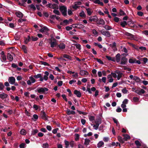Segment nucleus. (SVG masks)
<instances>
[{
	"label": "nucleus",
	"instance_id": "052dcab7",
	"mask_svg": "<svg viewBox=\"0 0 148 148\" xmlns=\"http://www.w3.org/2000/svg\"><path fill=\"white\" fill-rule=\"evenodd\" d=\"M119 18L117 17H115L114 18V20L116 22H118L119 21Z\"/></svg>",
	"mask_w": 148,
	"mask_h": 148
},
{
	"label": "nucleus",
	"instance_id": "473e14b6",
	"mask_svg": "<svg viewBox=\"0 0 148 148\" xmlns=\"http://www.w3.org/2000/svg\"><path fill=\"white\" fill-rule=\"evenodd\" d=\"M63 57L64 58L68 59L70 60L71 59V57L69 56L66 55V54L64 55Z\"/></svg>",
	"mask_w": 148,
	"mask_h": 148
},
{
	"label": "nucleus",
	"instance_id": "37998d69",
	"mask_svg": "<svg viewBox=\"0 0 148 148\" xmlns=\"http://www.w3.org/2000/svg\"><path fill=\"white\" fill-rule=\"evenodd\" d=\"M41 77V75L40 74H39L36 75H35L34 76V77L36 78H38Z\"/></svg>",
	"mask_w": 148,
	"mask_h": 148
},
{
	"label": "nucleus",
	"instance_id": "f257e3e1",
	"mask_svg": "<svg viewBox=\"0 0 148 148\" xmlns=\"http://www.w3.org/2000/svg\"><path fill=\"white\" fill-rule=\"evenodd\" d=\"M60 10L62 14L66 16L67 15V10L66 7L64 6H62L60 8Z\"/></svg>",
	"mask_w": 148,
	"mask_h": 148
},
{
	"label": "nucleus",
	"instance_id": "a878e982",
	"mask_svg": "<svg viewBox=\"0 0 148 148\" xmlns=\"http://www.w3.org/2000/svg\"><path fill=\"white\" fill-rule=\"evenodd\" d=\"M97 19V17L96 16H94L93 17V18H92V17H90L89 19V20L91 22H92V21H95Z\"/></svg>",
	"mask_w": 148,
	"mask_h": 148
},
{
	"label": "nucleus",
	"instance_id": "f03ea898",
	"mask_svg": "<svg viewBox=\"0 0 148 148\" xmlns=\"http://www.w3.org/2000/svg\"><path fill=\"white\" fill-rule=\"evenodd\" d=\"M48 90V89L45 87L40 88L37 89V91L38 93L43 94H45V91H47Z\"/></svg>",
	"mask_w": 148,
	"mask_h": 148
},
{
	"label": "nucleus",
	"instance_id": "e2e57ef3",
	"mask_svg": "<svg viewBox=\"0 0 148 148\" xmlns=\"http://www.w3.org/2000/svg\"><path fill=\"white\" fill-rule=\"evenodd\" d=\"M4 87V86L1 83H0V89L1 90H2L3 89V88Z\"/></svg>",
	"mask_w": 148,
	"mask_h": 148
},
{
	"label": "nucleus",
	"instance_id": "a211bd4d",
	"mask_svg": "<svg viewBox=\"0 0 148 148\" xmlns=\"http://www.w3.org/2000/svg\"><path fill=\"white\" fill-rule=\"evenodd\" d=\"M69 23V21H68V20H65L63 21V22L60 23V25H64L68 24Z\"/></svg>",
	"mask_w": 148,
	"mask_h": 148
},
{
	"label": "nucleus",
	"instance_id": "39448f33",
	"mask_svg": "<svg viewBox=\"0 0 148 148\" xmlns=\"http://www.w3.org/2000/svg\"><path fill=\"white\" fill-rule=\"evenodd\" d=\"M101 33L102 34L106 36L107 37H110L111 36L110 32L108 31H101Z\"/></svg>",
	"mask_w": 148,
	"mask_h": 148
},
{
	"label": "nucleus",
	"instance_id": "8fccbe9b",
	"mask_svg": "<svg viewBox=\"0 0 148 148\" xmlns=\"http://www.w3.org/2000/svg\"><path fill=\"white\" fill-rule=\"evenodd\" d=\"M120 14L121 15H125V14L122 10H120Z\"/></svg>",
	"mask_w": 148,
	"mask_h": 148
},
{
	"label": "nucleus",
	"instance_id": "bb28decb",
	"mask_svg": "<svg viewBox=\"0 0 148 148\" xmlns=\"http://www.w3.org/2000/svg\"><path fill=\"white\" fill-rule=\"evenodd\" d=\"M127 24L126 21H121L120 22V25L123 27H124Z\"/></svg>",
	"mask_w": 148,
	"mask_h": 148
},
{
	"label": "nucleus",
	"instance_id": "0eeeda50",
	"mask_svg": "<svg viewBox=\"0 0 148 148\" xmlns=\"http://www.w3.org/2000/svg\"><path fill=\"white\" fill-rule=\"evenodd\" d=\"M115 73L118 74L117 79L118 80H119L120 78L122 77L123 75V73L120 71H116Z\"/></svg>",
	"mask_w": 148,
	"mask_h": 148
},
{
	"label": "nucleus",
	"instance_id": "dca6fc26",
	"mask_svg": "<svg viewBox=\"0 0 148 148\" xmlns=\"http://www.w3.org/2000/svg\"><path fill=\"white\" fill-rule=\"evenodd\" d=\"M105 22L102 19H99L97 22V24L99 25H104Z\"/></svg>",
	"mask_w": 148,
	"mask_h": 148
},
{
	"label": "nucleus",
	"instance_id": "de8ad7c7",
	"mask_svg": "<svg viewBox=\"0 0 148 148\" xmlns=\"http://www.w3.org/2000/svg\"><path fill=\"white\" fill-rule=\"evenodd\" d=\"M89 119L90 121H94L95 119V117L93 116H90L89 117Z\"/></svg>",
	"mask_w": 148,
	"mask_h": 148
},
{
	"label": "nucleus",
	"instance_id": "864d4df0",
	"mask_svg": "<svg viewBox=\"0 0 148 148\" xmlns=\"http://www.w3.org/2000/svg\"><path fill=\"white\" fill-rule=\"evenodd\" d=\"M143 14V13L142 12H137V14L140 16H142Z\"/></svg>",
	"mask_w": 148,
	"mask_h": 148
},
{
	"label": "nucleus",
	"instance_id": "a19ab883",
	"mask_svg": "<svg viewBox=\"0 0 148 148\" xmlns=\"http://www.w3.org/2000/svg\"><path fill=\"white\" fill-rule=\"evenodd\" d=\"M135 61H136V60H134L132 59H130L129 60V62L130 63H133L135 62Z\"/></svg>",
	"mask_w": 148,
	"mask_h": 148
},
{
	"label": "nucleus",
	"instance_id": "ea45409f",
	"mask_svg": "<svg viewBox=\"0 0 148 148\" xmlns=\"http://www.w3.org/2000/svg\"><path fill=\"white\" fill-rule=\"evenodd\" d=\"M29 78L31 81V82L32 83H34L36 81V80L32 77H29Z\"/></svg>",
	"mask_w": 148,
	"mask_h": 148
},
{
	"label": "nucleus",
	"instance_id": "6e6552de",
	"mask_svg": "<svg viewBox=\"0 0 148 148\" xmlns=\"http://www.w3.org/2000/svg\"><path fill=\"white\" fill-rule=\"evenodd\" d=\"M125 34L129 37V38L131 40H134V36L132 34L128 33V32H126L125 33Z\"/></svg>",
	"mask_w": 148,
	"mask_h": 148
},
{
	"label": "nucleus",
	"instance_id": "774afa93",
	"mask_svg": "<svg viewBox=\"0 0 148 148\" xmlns=\"http://www.w3.org/2000/svg\"><path fill=\"white\" fill-rule=\"evenodd\" d=\"M81 122L82 124L84 125L86 123V120L83 119H82L81 120Z\"/></svg>",
	"mask_w": 148,
	"mask_h": 148
},
{
	"label": "nucleus",
	"instance_id": "4468645a",
	"mask_svg": "<svg viewBox=\"0 0 148 148\" xmlns=\"http://www.w3.org/2000/svg\"><path fill=\"white\" fill-rule=\"evenodd\" d=\"M47 6L48 7H49L51 8L54 9L56 8V5L55 4H52L49 3V4H47Z\"/></svg>",
	"mask_w": 148,
	"mask_h": 148
},
{
	"label": "nucleus",
	"instance_id": "e433bc0d",
	"mask_svg": "<svg viewBox=\"0 0 148 148\" xmlns=\"http://www.w3.org/2000/svg\"><path fill=\"white\" fill-rule=\"evenodd\" d=\"M79 16L81 17H85L86 15L84 12L83 11H82L79 13Z\"/></svg>",
	"mask_w": 148,
	"mask_h": 148
},
{
	"label": "nucleus",
	"instance_id": "69168bd1",
	"mask_svg": "<svg viewBox=\"0 0 148 148\" xmlns=\"http://www.w3.org/2000/svg\"><path fill=\"white\" fill-rule=\"evenodd\" d=\"M100 1L99 0H95L93 1V2L94 3H97L99 4V2Z\"/></svg>",
	"mask_w": 148,
	"mask_h": 148
},
{
	"label": "nucleus",
	"instance_id": "f3484780",
	"mask_svg": "<svg viewBox=\"0 0 148 148\" xmlns=\"http://www.w3.org/2000/svg\"><path fill=\"white\" fill-rule=\"evenodd\" d=\"M74 93L75 94L77 97H80L81 96L80 92L77 90H75L74 91Z\"/></svg>",
	"mask_w": 148,
	"mask_h": 148
},
{
	"label": "nucleus",
	"instance_id": "5701e85b",
	"mask_svg": "<svg viewBox=\"0 0 148 148\" xmlns=\"http://www.w3.org/2000/svg\"><path fill=\"white\" fill-rule=\"evenodd\" d=\"M60 49H64L65 48V45L63 43H61L58 45Z\"/></svg>",
	"mask_w": 148,
	"mask_h": 148
},
{
	"label": "nucleus",
	"instance_id": "f704fd0d",
	"mask_svg": "<svg viewBox=\"0 0 148 148\" xmlns=\"http://www.w3.org/2000/svg\"><path fill=\"white\" fill-rule=\"evenodd\" d=\"M104 144V143L102 141L99 142L97 144V147H101Z\"/></svg>",
	"mask_w": 148,
	"mask_h": 148
},
{
	"label": "nucleus",
	"instance_id": "393cba45",
	"mask_svg": "<svg viewBox=\"0 0 148 148\" xmlns=\"http://www.w3.org/2000/svg\"><path fill=\"white\" fill-rule=\"evenodd\" d=\"M120 54L119 53L117 54L116 56V60L117 62L120 61Z\"/></svg>",
	"mask_w": 148,
	"mask_h": 148
},
{
	"label": "nucleus",
	"instance_id": "4be33fe9",
	"mask_svg": "<svg viewBox=\"0 0 148 148\" xmlns=\"http://www.w3.org/2000/svg\"><path fill=\"white\" fill-rule=\"evenodd\" d=\"M7 96V95L5 93H3L0 94V97L2 99H4L6 98Z\"/></svg>",
	"mask_w": 148,
	"mask_h": 148
},
{
	"label": "nucleus",
	"instance_id": "cd10ccee",
	"mask_svg": "<svg viewBox=\"0 0 148 148\" xmlns=\"http://www.w3.org/2000/svg\"><path fill=\"white\" fill-rule=\"evenodd\" d=\"M21 48L23 50L24 52L25 53H27V47L25 46L24 45H22V46Z\"/></svg>",
	"mask_w": 148,
	"mask_h": 148
},
{
	"label": "nucleus",
	"instance_id": "4d7b16f0",
	"mask_svg": "<svg viewBox=\"0 0 148 148\" xmlns=\"http://www.w3.org/2000/svg\"><path fill=\"white\" fill-rule=\"evenodd\" d=\"M38 39V38L37 37H34L32 36V41H35L37 40Z\"/></svg>",
	"mask_w": 148,
	"mask_h": 148
},
{
	"label": "nucleus",
	"instance_id": "b1692460",
	"mask_svg": "<svg viewBox=\"0 0 148 148\" xmlns=\"http://www.w3.org/2000/svg\"><path fill=\"white\" fill-rule=\"evenodd\" d=\"M66 112L68 115H70L71 114H75V112L73 111H70L69 109H67L66 111Z\"/></svg>",
	"mask_w": 148,
	"mask_h": 148
},
{
	"label": "nucleus",
	"instance_id": "2f4dec72",
	"mask_svg": "<svg viewBox=\"0 0 148 148\" xmlns=\"http://www.w3.org/2000/svg\"><path fill=\"white\" fill-rule=\"evenodd\" d=\"M90 142V140L89 139H86L85 140L84 144L88 145Z\"/></svg>",
	"mask_w": 148,
	"mask_h": 148
},
{
	"label": "nucleus",
	"instance_id": "0e129e2a",
	"mask_svg": "<svg viewBox=\"0 0 148 148\" xmlns=\"http://www.w3.org/2000/svg\"><path fill=\"white\" fill-rule=\"evenodd\" d=\"M2 60L4 61H5L6 60V56L5 55H3V56H2Z\"/></svg>",
	"mask_w": 148,
	"mask_h": 148
},
{
	"label": "nucleus",
	"instance_id": "7c9ffc66",
	"mask_svg": "<svg viewBox=\"0 0 148 148\" xmlns=\"http://www.w3.org/2000/svg\"><path fill=\"white\" fill-rule=\"evenodd\" d=\"M51 47H54L55 45H57V42H52L51 41Z\"/></svg>",
	"mask_w": 148,
	"mask_h": 148
},
{
	"label": "nucleus",
	"instance_id": "79ce46f5",
	"mask_svg": "<svg viewBox=\"0 0 148 148\" xmlns=\"http://www.w3.org/2000/svg\"><path fill=\"white\" fill-rule=\"evenodd\" d=\"M29 6L32 9L34 10H36V8L34 5L33 4H32Z\"/></svg>",
	"mask_w": 148,
	"mask_h": 148
},
{
	"label": "nucleus",
	"instance_id": "1a4fd4ad",
	"mask_svg": "<svg viewBox=\"0 0 148 148\" xmlns=\"http://www.w3.org/2000/svg\"><path fill=\"white\" fill-rule=\"evenodd\" d=\"M49 30L46 27H44L40 29L39 30V31L41 32H45L46 34H47V32Z\"/></svg>",
	"mask_w": 148,
	"mask_h": 148
},
{
	"label": "nucleus",
	"instance_id": "6ab92c4d",
	"mask_svg": "<svg viewBox=\"0 0 148 148\" xmlns=\"http://www.w3.org/2000/svg\"><path fill=\"white\" fill-rule=\"evenodd\" d=\"M7 57L8 59L10 61H12L13 60V56L10 53H8L7 54Z\"/></svg>",
	"mask_w": 148,
	"mask_h": 148
},
{
	"label": "nucleus",
	"instance_id": "c9c22d12",
	"mask_svg": "<svg viewBox=\"0 0 148 148\" xmlns=\"http://www.w3.org/2000/svg\"><path fill=\"white\" fill-rule=\"evenodd\" d=\"M104 27L107 30H109L112 29L111 26L107 25L104 26Z\"/></svg>",
	"mask_w": 148,
	"mask_h": 148
},
{
	"label": "nucleus",
	"instance_id": "680f3d73",
	"mask_svg": "<svg viewBox=\"0 0 148 148\" xmlns=\"http://www.w3.org/2000/svg\"><path fill=\"white\" fill-rule=\"evenodd\" d=\"M58 130V128H56V129H54L52 131L53 133L54 134L56 133L57 131Z\"/></svg>",
	"mask_w": 148,
	"mask_h": 148
},
{
	"label": "nucleus",
	"instance_id": "c756f323",
	"mask_svg": "<svg viewBox=\"0 0 148 148\" xmlns=\"http://www.w3.org/2000/svg\"><path fill=\"white\" fill-rule=\"evenodd\" d=\"M133 79L137 82H139L140 80V78L136 76H134L133 78Z\"/></svg>",
	"mask_w": 148,
	"mask_h": 148
},
{
	"label": "nucleus",
	"instance_id": "603ef678",
	"mask_svg": "<svg viewBox=\"0 0 148 148\" xmlns=\"http://www.w3.org/2000/svg\"><path fill=\"white\" fill-rule=\"evenodd\" d=\"M48 144L47 143L44 144L43 145V147L44 148L48 147Z\"/></svg>",
	"mask_w": 148,
	"mask_h": 148
},
{
	"label": "nucleus",
	"instance_id": "aec40b11",
	"mask_svg": "<svg viewBox=\"0 0 148 148\" xmlns=\"http://www.w3.org/2000/svg\"><path fill=\"white\" fill-rule=\"evenodd\" d=\"M16 14L17 16L21 18L23 17V14L20 12H18L16 13Z\"/></svg>",
	"mask_w": 148,
	"mask_h": 148
},
{
	"label": "nucleus",
	"instance_id": "09e8293b",
	"mask_svg": "<svg viewBox=\"0 0 148 148\" xmlns=\"http://www.w3.org/2000/svg\"><path fill=\"white\" fill-rule=\"evenodd\" d=\"M53 12L57 15H59L60 13L59 11L56 10H54L53 11Z\"/></svg>",
	"mask_w": 148,
	"mask_h": 148
},
{
	"label": "nucleus",
	"instance_id": "7ed1b4c3",
	"mask_svg": "<svg viewBox=\"0 0 148 148\" xmlns=\"http://www.w3.org/2000/svg\"><path fill=\"white\" fill-rule=\"evenodd\" d=\"M82 4V2L80 1H77L75 2L74 3V5L72 6L73 9L76 10L77 8L79 7V5H80Z\"/></svg>",
	"mask_w": 148,
	"mask_h": 148
},
{
	"label": "nucleus",
	"instance_id": "13d9d810",
	"mask_svg": "<svg viewBox=\"0 0 148 148\" xmlns=\"http://www.w3.org/2000/svg\"><path fill=\"white\" fill-rule=\"evenodd\" d=\"M25 145L24 143H22L20 145L19 147L20 148H24Z\"/></svg>",
	"mask_w": 148,
	"mask_h": 148
},
{
	"label": "nucleus",
	"instance_id": "a18cd8bd",
	"mask_svg": "<svg viewBox=\"0 0 148 148\" xmlns=\"http://www.w3.org/2000/svg\"><path fill=\"white\" fill-rule=\"evenodd\" d=\"M122 92L124 94L126 93L127 92V90L126 89V88H125L122 90Z\"/></svg>",
	"mask_w": 148,
	"mask_h": 148
},
{
	"label": "nucleus",
	"instance_id": "9b49d317",
	"mask_svg": "<svg viewBox=\"0 0 148 148\" xmlns=\"http://www.w3.org/2000/svg\"><path fill=\"white\" fill-rule=\"evenodd\" d=\"M127 61V59L124 58H122L121 60V64H125Z\"/></svg>",
	"mask_w": 148,
	"mask_h": 148
},
{
	"label": "nucleus",
	"instance_id": "412c9836",
	"mask_svg": "<svg viewBox=\"0 0 148 148\" xmlns=\"http://www.w3.org/2000/svg\"><path fill=\"white\" fill-rule=\"evenodd\" d=\"M95 124L93 125V127L95 130H97L98 128L99 123L97 121H95Z\"/></svg>",
	"mask_w": 148,
	"mask_h": 148
},
{
	"label": "nucleus",
	"instance_id": "338daca9",
	"mask_svg": "<svg viewBox=\"0 0 148 148\" xmlns=\"http://www.w3.org/2000/svg\"><path fill=\"white\" fill-rule=\"evenodd\" d=\"M143 61L144 63H146L148 61L147 59L146 58H143Z\"/></svg>",
	"mask_w": 148,
	"mask_h": 148
},
{
	"label": "nucleus",
	"instance_id": "20e7f679",
	"mask_svg": "<svg viewBox=\"0 0 148 148\" xmlns=\"http://www.w3.org/2000/svg\"><path fill=\"white\" fill-rule=\"evenodd\" d=\"M40 115L41 118L43 119H44L45 120H47V116L46 114L43 111H41Z\"/></svg>",
	"mask_w": 148,
	"mask_h": 148
},
{
	"label": "nucleus",
	"instance_id": "4c0bfd02",
	"mask_svg": "<svg viewBox=\"0 0 148 148\" xmlns=\"http://www.w3.org/2000/svg\"><path fill=\"white\" fill-rule=\"evenodd\" d=\"M135 143L137 146H141V143L139 141L137 140L135 141Z\"/></svg>",
	"mask_w": 148,
	"mask_h": 148
},
{
	"label": "nucleus",
	"instance_id": "6e6d98bb",
	"mask_svg": "<svg viewBox=\"0 0 148 148\" xmlns=\"http://www.w3.org/2000/svg\"><path fill=\"white\" fill-rule=\"evenodd\" d=\"M58 85L59 86H61L62 85V81H60L58 82Z\"/></svg>",
	"mask_w": 148,
	"mask_h": 148
},
{
	"label": "nucleus",
	"instance_id": "58836bf2",
	"mask_svg": "<svg viewBox=\"0 0 148 148\" xmlns=\"http://www.w3.org/2000/svg\"><path fill=\"white\" fill-rule=\"evenodd\" d=\"M118 139L119 141L121 143H124V142L121 137L119 136L118 137Z\"/></svg>",
	"mask_w": 148,
	"mask_h": 148
},
{
	"label": "nucleus",
	"instance_id": "bf43d9fd",
	"mask_svg": "<svg viewBox=\"0 0 148 148\" xmlns=\"http://www.w3.org/2000/svg\"><path fill=\"white\" fill-rule=\"evenodd\" d=\"M62 96L63 98V99H64L66 101H67V99H66V95H62Z\"/></svg>",
	"mask_w": 148,
	"mask_h": 148
},
{
	"label": "nucleus",
	"instance_id": "9d476101",
	"mask_svg": "<svg viewBox=\"0 0 148 148\" xmlns=\"http://www.w3.org/2000/svg\"><path fill=\"white\" fill-rule=\"evenodd\" d=\"M88 73L86 71L81 70L80 71L79 74L82 76H84L88 74Z\"/></svg>",
	"mask_w": 148,
	"mask_h": 148
},
{
	"label": "nucleus",
	"instance_id": "ddd939ff",
	"mask_svg": "<svg viewBox=\"0 0 148 148\" xmlns=\"http://www.w3.org/2000/svg\"><path fill=\"white\" fill-rule=\"evenodd\" d=\"M123 136H124L123 139L125 141H127V140L130 139V136L128 134H123Z\"/></svg>",
	"mask_w": 148,
	"mask_h": 148
},
{
	"label": "nucleus",
	"instance_id": "72a5a7b5",
	"mask_svg": "<svg viewBox=\"0 0 148 148\" xmlns=\"http://www.w3.org/2000/svg\"><path fill=\"white\" fill-rule=\"evenodd\" d=\"M40 63L41 64L44 65V66H49V64L46 62H45L42 61H40Z\"/></svg>",
	"mask_w": 148,
	"mask_h": 148
},
{
	"label": "nucleus",
	"instance_id": "f8f14e48",
	"mask_svg": "<svg viewBox=\"0 0 148 148\" xmlns=\"http://www.w3.org/2000/svg\"><path fill=\"white\" fill-rule=\"evenodd\" d=\"M86 9L88 15L90 16L93 12L92 10L89 8H86Z\"/></svg>",
	"mask_w": 148,
	"mask_h": 148
},
{
	"label": "nucleus",
	"instance_id": "5fc2aeb1",
	"mask_svg": "<svg viewBox=\"0 0 148 148\" xmlns=\"http://www.w3.org/2000/svg\"><path fill=\"white\" fill-rule=\"evenodd\" d=\"M138 98L137 97H134L133 98V100L135 102L138 101Z\"/></svg>",
	"mask_w": 148,
	"mask_h": 148
},
{
	"label": "nucleus",
	"instance_id": "423d86ee",
	"mask_svg": "<svg viewBox=\"0 0 148 148\" xmlns=\"http://www.w3.org/2000/svg\"><path fill=\"white\" fill-rule=\"evenodd\" d=\"M9 81L11 84H14L15 83V79L14 77H10L9 78Z\"/></svg>",
	"mask_w": 148,
	"mask_h": 148
},
{
	"label": "nucleus",
	"instance_id": "3c124183",
	"mask_svg": "<svg viewBox=\"0 0 148 148\" xmlns=\"http://www.w3.org/2000/svg\"><path fill=\"white\" fill-rule=\"evenodd\" d=\"M75 45L77 49L79 50L80 49V45L79 44H75Z\"/></svg>",
	"mask_w": 148,
	"mask_h": 148
},
{
	"label": "nucleus",
	"instance_id": "c03bdc74",
	"mask_svg": "<svg viewBox=\"0 0 148 148\" xmlns=\"http://www.w3.org/2000/svg\"><path fill=\"white\" fill-rule=\"evenodd\" d=\"M95 60H96L100 64H103V62L100 59H98V58H95Z\"/></svg>",
	"mask_w": 148,
	"mask_h": 148
},
{
	"label": "nucleus",
	"instance_id": "2eb2a0df",
	"mask_svg": "<svg viewBox=\"0 0 148 148\" xmlns=\"http://www.w3.org/2000/svg\"><path fill=\"white\" fill-rule=\"evenodd\" d=\"M45 75H44L43 77V79L45 81H47L48 79V76L49 75V73L48 72L45 71Z\"/></svg>",
	"mask_w": 148,
	"mask_h": 148
},
{
	"label": "nucleus",
	"instance_id": "c85d7f7f",
	"mask_svg": "<svg viewBox=\"0 0 148 148\" xmlns=\"http://www.w3.org/2000/svg\"><path fill=\"white\" fill-rule=\"evenodd\" d=\"M20 133L21 135H25L26 134V132L24 129H22L20 131Z\"/></svg>",
	"mask_w": 148,
	"mask_h": 148
},
{
	"label": "nucleus",
	"instance_id": "49530a36",
	"mask_svg": "<svg viewBox=\"0 0 148 148\" xmlns=\"http://www.w3.org/2000/svg\"><path fill=\"white\" fill-rule=\"evenodd\" d=\"M64 143L65 145H66V147L67 148H68L69 145V143L68 141L67 140H65Z\"/></svg>",
	"mask_w": 148,
	"mask_h": 148
}]
</instances>
